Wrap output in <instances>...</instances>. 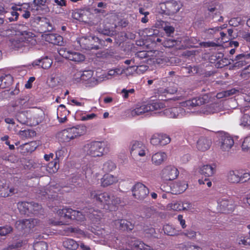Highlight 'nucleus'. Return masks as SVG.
Listing matches in <instances>:
<instances>
[{"label": "nucleus", "instance_id": "obj_1", "mask_svg": "<svg viewBox=\"0 0 250 250\" xmlns=\"http://www.w3.org/2000/svg\"><path fill=\"white\" fill-rule=\"evenodd\" d=\"M25 27L18 25L11 27L6 30L5 35L9 37L12 48L17 50H25L26 48L36 44L35 35L31 32L24 30Z\"/></svg>", "mask_w": 250, "mask_h": 250}, {"label": "nucleus", "instance_id": "obj_2", "mask_svg": "<svg viewBox=\"0 0 250 250\" xmlns=\"http://www.w3.org/2000/svg\"><path fill=\"white\" fill-rule=\"evenodd\" d=\"M57 215L60 220L58 223L60 225L67 224V222L65 221V220L67 219L82 222L85 219L86 217L89 218L93 223H96L103 216V213L100 211L92 208H84L83 209V212L73 210L71 208H63L57 211Z\"/></svg>", "mask_w": 250, "mask_h": 250}, {"label": "nucleus", "instance_id": "obj_3", "mask_svg": "<svg viewBox=\"0 0 250 250\" xmlns=\"http://www.w3.org/2000/svg\"><path fill=\"white\" fill-rule=\"evenodd\" d=\"M90 197L100 203L102 207L107 210L113 211L120 202V199L107 192L102 193L99 191H93L91 192Z\"/></svg>", "mask_w": 250, "mask_h": 250}, {"label": "nucleus", "instance_id": "obj_4", "mask_svg": "<svg viewBox=\"0 0 250 250\" xmlns=\"http://www.w3.org/2000/svg\"><path fill=\"white\" fill-rule=\"evenodd\" d=\"M166 101H156L151 104L138 103L130 109V114L133 116L143 115L149 111H156L164 108Z\"/></svg>", "mask_w": 250, "mask_h": 250}, {"label": "nucleus", "instance_id": "obj_5", "mask_svg": "<svg viewBox=\"0 0 250 250\" xmlns=\"http://www.w3.org/2000/svg\"><path fill=\"white\" fill-rule=\"evenodd\" d=\"M105 144L102 142L95 141L88 143L83 146V152L86 155L91 157H100L103 156Z\"/></svg>", "mask_w": 250, "mask_h": 250}, {"label": "nucleus", "instance_id": "obj_6", "mask_svg": "<svg viewBox=\"0 0 250 250\" xmlns=\"http://www.w3.org/2000/svg\"><path fill=\"white\" fill-rule=\"evenodd\" d=\"M86 131V127L83 125H78L64 129L62 132V139L68 142L77 137L84 135Z\"/></svg>", "mask_w": 250, "mask_h": 250}, {"label": "nucleus", "instance_id": "obj_7", "mask_svg": "<svg viewBox=\"0 0 250 250\" xmlns=\"http://www.w3.org/2000/svg\"><path fill=\"white\" fill-rule=\"evenodd\" d=\"M159 6L163 13L167 15H173L179 11L182 4L180 1L169 0L161 3Z\"/></svg>", "mask_w": 250, "mask_h": 250}, {"label": "nucleus", "instance_id": "obj_8", "mask_svg": "<svg viewBox=\"0 0 250 250\" xmlns=\"http://www.w3.org/2000/svg\"><path fill=\"white\" fill-rule=\"evenodd\" d=\"M58 53L62 57L76 62H80L85 60L83 54L79 52L70 50L65 47L59 49Z\"/></svg>", "mask_w": 250, "mask_h": 250}, {"label": "nucleus", "instance_id": "obj_9", "mask_svg": "<svg viewBox=\"0 0 250 250\" xmlns=\"http://www.w3.org/2000/svg\"><path fill=\"white\" fill-rule=\"evenodd\" d=\"M118 17L115 15L109 16L104 22L103 29H100L101 32L104 35H113L117 27L116 21Z\"/></svg>", "mask_w": 250, "mask_h": 250}, {"label": "nucleus", "instance_id": "obj_10", "mask_svg": "<svg viewBox=\"0 0 250 250\" xmlns=\"http://www.w3.org/2000/svg\"><path fill=\"white\" fill-rule=\"evenodd\" d=\"M219 135L220 149L222 151H229L234 145L233 139L225 132L221 133Z\"/></svg>", "mask_w": 250, "mask_h": 250}, {"label": "nucleus", "instance_id": "obj_11", "mask_svg": "<svg viewBox=\"0 0 250 250\" xmlns=\"http://www.w3.org/2000/svg\"><path fill=\"white\" fill-rule=\"evenodd\" d=\"M179 175L178 169L174 166L165 167L161 172V177L164 180L171 181L175 179Z\"/></svg>", "mask_w": 250, "mask_h": 250}, {"label": "nucleus", "instance_id": "obj_12", "mask_svg": "<svg viewBox=\"0 0 250 250\" xmlns=\"http://www.w3.org/2000/svg\"><path fill=\"white\" fill-rule=\"evenodd\" d=\"M133 196L137 199H145L149 193V190L144 184L137 183L132 188Z\"/></svg>", "mask_w": 250, "mask_h": 250}, {"label": "nucleus", "instance_id": "obj_13", "mask_svg": "<svg viewBox=\"0 0 250 250\" xmlns=\"http://www.w3.org/2000/svg\"><path fill=\"white\" fill-rule=\"evenodd\" d=\"M170 141V137L165 133H155L150 139L151 144L155 146H164L168 144Z\"/></svg>", "mask_w": 250, "mask_h": 250}, {"label": "nucleus", "instance_id": "obj_14", "mask_svg": "<svg viewBox=\"0 0 250 250\" xmlns=\"http://www.w3.org/2000/svg\"><path fill=\"white\" fill-rule=\"evenodd\" d=\"M39 223L40 222L38 219H30L18 221L16 222V225L25 232H29L35 226H38Z\"/></svg>", "mask_w": 250, "mask_h": 250}, {"label": "nucleus", "instance_id": "obj_15", "mask_svg": "<svg viewBox=\"0 0 250 250\" xmlns=\"http://www.w3.org/2000/svg\"><path fill=\"white\" fill-rule=\"evenodd\" d=\"M147 151L146 147L142 143L138 141L132 142L130 148V153L140 157L145 156Z\"/></svg>", "mask_w": 250, "mask_h": 250}, {"label": "nucleus", "instance_id": "obj_16", "mask_svg": "<svg viewBox=\"0 0 250 250\" xmlns=\"http://www.w3.org/2000/svg\"><path fill=\"white\" fill-rule=\"evenodd\" d=\"M18 208L22 213H27V212L38 211L41 208V206L37 203L21 202L18 203Z\"/></svg>", "mask_w": 250, "mask_h": 250}, {"label": "nucleus", "instance_id": "obj_17", "mask_svg": "<svg viewBox=\"0 0 250 250\" xmlns=\"http://www.w3.org/2000/svg\"><path fill=\"white\" fill-rule=\"evenodd\" d=\"M164 113L166 116L170 118H180L186 115V112L181 107H174L165 109Z\"/></svg>", "mask_w": 250, "mask_h": 250}, {"label": "nucleus", "instance_id": "obj_18", "mask_svg": "<svg viewBox=\"0 0 250 250\" xmlns=\"http://www.w3.org/2000/svg\"><path fill=\"white\" fill-rule=\"evenodd\" d=\"M82 75V83L86 86L93 87L98 84V81L93 77V72L92 71H83Z\"/></svg>", "mask_w": 250, "mask_h": 250}, {"label": "nucleus", "instance_id": "obj_19", "mask_svg": "<svg viewBox=\"0 0 250 250\" xmlns=\"http://www.w3.org/2000/svg\"><path fill=\"white\" fill-rule=\"evenodd\" d=\"M17 192V189L12 187H9L8 183L0 182V196L8 197Z\"/></svg>", "mask_w": 250, "mask_h": 250}, {"label": "nucleus", "instance_id": "obj_20", "mask_svg": "<svg viewBox=\"0 0 250 250\" xmlns=\"http://www.w3.org/2000/svg\"><path fill=\"white\" fill-rule=\"evenodd\" d=\"M204 103L205 101L203 98L198 97L180 103V104L181 107H187L188 109H190L194 107L201 105Z\"/></svg>", "mask_w": 250, "mask_h": 250}, {"label": "nucleus", "instance_id": "obj_21", "mask_svg": "<svg viewBox=\"0 0 250 250\" xmlns=\"http://www.w3.org/2000/svg\"><path fill=\"white\" fill-rule=\"evenodd\" d=\"M167 158V153L162 151H159L152 154L151 161L155 166H159L163 163Z\"/></svg>", "mask_w": 250, "mask_h": 250}, {"label": "nucleus", "instance_id": "obj_22", "mask_svg": "<svg viewBox=\"0 0 250 250\" xmlns=\"http://www.w3.org/2000/svg\"><path fill=\"white\" fill-rule=\"evenodd\" d=\"M188 185L185 181H177L173 183L171 186V192L177 194L183 192L188 188Z\"/></svg>", "mask_w": 250, "mask_h": 250}, {"label": "nucleus", "instance_id": "obj_23", "mask_svg": "<svg viewBox=\"0 0 250 250\" xmlns=\"http://www.w3.org/2000/svg\"><path fill=\"white\" fill-rule=\"evenodd\" d=\"M227 180L231 184L240 183V172L238 170H231L227 173Z\"/></svg>", "mask_w": 250, "mask_h": 250}, {"label": "nucleus", "instance_id": "obj_24", "mask_svg": "<svg viewBox=\"0 0 250 250\" xmlns=\"http://www.w3.org/2000/svg\"><path fill=\"white\" fill-rule=\"evenodd\" d=\"M114 225L117 229L123 230H130L134 228V225L131 222L124 219L115 220L114 222Z\"/></svg>", "mask_w": 250, "mask_h": 250}, {"label": "nucleus", "instance_id": "obj_25", "mask_svg": "<svg viewBox=\"0 0 250 250\" xmlns=\"http://www.w3.org/2000/svg\"><path fill=\"white\" fill-rule=\"evenodd\" d=\"M13 106L20 109L30 108L32 106V101H30L28 97H25L17 99Z\"/></svg>", "mask_w": 250, "mask_h": 250}, {"label": "nucleus", "instance_id": "obj_26", "mask_svg": "<svg viewBox=\"0 0 250 250\" xmlns=\"http://www.w3.org/2000/svg\"><path fill=\"white\" fill-rule=\"evenodd\" d=\"M118 181V178L113 175L104 174L101 179V185L104 187H108L116 183Z\"/></svg>", "mask_w": 250, "mask_h": 250}, {"label": "nucleus", "instance_id": "obj_27", "mask_svg": "<svg viewBox=\"0 0 250 250\" xmlns=\"http://www.w3.org/2000/svg\"><path fill=\"white\" fill-rule=\"evenodd\" d=\"M69 113L70 112L67 110L64 105H60L57 109V118L59 122H65Z\"/></svg>", "mask_w": 250, "mask_h": 250}, {"label": "nucleus", "instance_id": "obj_28", "mask_svg": "<svg viewBox=\"0 0 250 250\" xmlns=\"http://www.w3.org/2000/svg\"><path fill=\"white\" fill-rule=\"evenodd\" d=\"M199 172L206 177H210L214 174L215 167L212 165H203L199 167Z\"/></svg>", "mask_w": 250, "mask_h": 250}, {"label": "nucleus", "instance_id": "obj_29", "mask_svg": "<svg viewBox=\"0 0 250 250\" xmlns=\"http://www.w3.org/2000/svg\"><path fill=\"white\" fill-rule=\"evenodd\" d=\"M219 108L217 104H207L203 106L200 112L205 115H209L218 112Z\"/></svg>", "mask_w": 250, "mask_h": 250}, {"label": "nucleus", "instance_id": "obj_30", "mask_svg": "<svg viewBox=\"0 0 250 250\" xmlns=\"http://www.w3.org/2000/svg\"><path fill=\"white\" fill-rule=\"evenodd\" d=\"M46 0H34L32 9L38 11L41 13L44 11L45 12L48 11L45 3Z\"/></svg>", "mask_w": 250, "mask_h": 250}, {"label": "nucleus", "instance_id": "obj_31", "mask_svg": "<svg viewBox=\"0 0 250 250\" xmlns=\"http://www.w3.org/2000/svg\"><path fill=\"white\" fill-rule=\"evenodd\" d=\"M211 145L209 140L204 137H201L197 143V148L201 151H205L208 150Z\"/></svg>", "mask_w": 250, "mask_h": 250}, {"label": "nucleus", "instance_id": "obj_32", "mask_svg": "<svg viewBox=\"0 0 250 250\" xmlns=\"http://www.w3.org/2000/svg\"><path fill=\"white\" fill-rule=\"evenodd\" d=\"M46 41L50 43L58 45H62L63 43L62 37L54 34H49L46 37Z\"/></svg>", "mask_w": 250, "mask_h": 250}, {"label": "nucleus", "instance_id": "obj_33", "mask_svg": "<svg viewBox=\"0 0 250 250\" xmlns=\"http://www.w3.org/2000/svg\"><path fill=\"white\" fill-rule=\"evenodd\" d=\"M13 78L10 74H5L0 77V88L3 89L9 87L12 83Z\"/></svg>", "mask_w": 250, "mask_h": 250}, {"label": "nucleus", "instance_id": "obj_34", "mask_svg": "<svg viewBox=\"0 0 250 250\" xmlns=\"http://www.w3.org/2000/svg\"><path fill=\"white\" fill-rule=\"evenodd\" d=\"M52 64V60L48 57L36 60L33 62V65L34 66H41V67L43 69L49 68L51 66Z\"/></svg>", "mask_w": 250, "mask_h": 250}, {"label": "nucleus", "instance_id": "obj_35", "mask_svg": "<svg viewBox=\"0 0 250 250\" xmlns=\"http://www.w3.org/2000/svg\"><path fill=\"white\" fill-rule=\"evenodd\" d=\"M95 235H98L101 239V241H103L104 242L110 240L112 238L111 233L108 230L103 229L98 230Z\"/></svg>", "mask_w": 250, "mask_h": 250}, {"label": "nucleus", "instance_id": "obj_36", "mask_svg": "<svg viewBox=\"0 0 250 250\" xmlns=\"http://www.w3.org/2000/svg\"><path fill=\"white\" fill-rule=\"evenodd\" d=\"M19 7L15 9L19 10L23 18L25 19H28L30 16V12L28 10V9L30 8L29 3H23L20 5H19Z\"/></svg>", "mask_w": 250, "mask_h": 250}, {"label": "nucleus", "instance_id": "obj_37", "mask_svg": "<svg viewBox=\"0 0 250 250\" xmlns=\"http://www.w3.org/2000/svg\"><path fill=\"white\" fill-rule=\"evenodd\" d=\"M239 125L242 127L250 129V112L244 113L240 119Z\"/></svg>", "mask_w": 250, "mask_h": 250}, {"label": "nucleus", "instance_id": "obj_38", "mask_svg": "<svg viewBox=\"0 0 250 250\" xmlns=\"http://www.w3.org/2000/svg\"><path fill=\"white\" fill-rule=\"evenodd\" d=\"M218 204L223 211L229 210L231 208L232 202L226 198H223L218 200Z\"/></svg>", "mask_w": 250, "mask_h": 250}, {"label": "nucleus", "instance_id": "obj_39", "mask_svg": "<svg viewBox=\"0 0 250 250\" xmlns=\"http://www.w3.org/2000/svg\"><path fill=\"white\" fill-rule=\"evenodd\" d=\"M250 57V53L249 54H241L236 57L235 65L237 66H244L247 64L246 60Z\"/></svg>", "mask_w": 250, "mask_h": 250}, {"label": "nucleus", "instance_id": "obj_40", "mask_svg": "<svg viewBox=\"0 0 250 250\" xmlns=\"http://www.w3.org/2000/svg\"><path fill=\"white\" fill-rule=\"evenodd\" d=\"M63 245L65 248L69 250H75L78 247L76 241L71 239L65 240L63 242Z\"/></svg>", "mask_w": 250, "mask_h": 250}, {"label": "nucleus", "instance_id": "obj_41", "mask_svg": "<svg viewBox=\"0 0 250 250\" xmlns=\"http://www.w3.org/2000/svg\"><path fill=\"white\" fill-rule=\"evenodd\" d=\"M163 229L164 232L168 235L174 236L179 234V231L176 229L168 224L164 226Z\"/></svg>", "mask_w": 250, "mask_h": 250}, {"label": "nucleus", "instance_id": "obj_42", "mask_svg": "<svg viewBox=\"0 0 250 250\" xmlns=\"http://www.w3.org/2000/svg\"><path fill=\"white\" fill-rule=\"evenodd\" d=\"M116 168L115 163L111 160H107L103 165V169L104 171L110 172Z\"/></svg>", "mask_w": 250, "mask_h": 250}, {"label": "nucleus", "instance_id": "obj_43", "mask_svg": "<svg viewBox=\"0 0 250 250\" xmlns=\"http://www.w3.org/2000/svg\"><path fill=\"white\" fill-rule=\"evenodd\" d=\"M218 2L215 1H209L206 3V7L208 9V11L210 13H212L215 11L217 8V6H218Z\"/></svg>", "mask_w": 250, "mask_h": 250}, {"label": "nucleus", "instance_id": "obj_44", "mask_svg": "<svg viewBox=\"0 0 250 250\" xmlns=\"http://www.w3.org/2000/svg\"><path fill=\"white\" fill-rule=\"evenodd\" d=\"M35 132L31 130H21L18 132V135L22 139L29 138L34 135Z\"/></svg>", "mask_w": 250, "mask_h": 250}, {"label": "nucleus", "instance_id": "obj_45", "mask_svg": "<svg viewBox=\"0 0 250 250\" xmlns=\"http://www.w3.org/2000/svg\"><path fill=\"white\" fill-rule=\"evenodd\" d=\"M124 73V70L122 67H118L108 71L107 75L112 77L119 76Z\"/></svg>", "mask_w": 250, "mask_h": 250}, {"label": "nucleus", "instance_id": "obj_46", "mask_svg": "<svg viewBox=\"0 0 250 250\" xmlns=\"http://www.w3.org/2000/svg\"><path fill=\"white\" fill-rule=\"evenodd\" d=\"M164 30L168 36H170L174 32V28L168 23L163 22L162 24Z\"/></svg>", "mask_w": 250, "mask_h": 250}, {"label": "nucleus", "instance_id": "obj_47", "mask_svg": "<svg viewBox=\"0 0 250 250\" xmlns=\"http://www.w3.org/2000/svg\"><path fill=\"white\" fill-rule=\"evenodd\" d=\"M83 99H77L70 98L69 99L68 104L72 105H76L77 106H83L84 103L83 102Z\"/></svg>", "mask_w": 250, "mask_h": 250}, {"label": "nucleus", "instance_id": "obj_48", "mask_svg": "<svg viewBox=\"0 0 250 250\" xmlns=\"http://www.w3.org/2000/svg\"><path fill=\"white\" fill-rule=\"evenodd\" d=\"M34 250H47V244L44 241L35 243L33 245Z\"/></svg>", "mask_w": 250, "mask_h": 250}, {"label": "nucleus", "instance_id": "obj_49", "mask_svg": "<svg viewBox=\"0 0 250 250\" xmlns=\"http://www.w3.org/2000/svg\"><path fill=\"white\" fill-rule=\"evenodd\" d=\"M83 71L74 69L73 71V79L77 83L81 82Z\"/></svg>", "mask_w": 250, "mask_h": 250}, {"label": "nucleus", "instance_id": "obj_50", "mask_svg": "<svg viewBox=\"0 0 250 250\" xmlns=\"http://www.w3.org/2000/svg\"><path fill=\"white\" fill-rule=\"evenodd\" d=\"M242 149L244 151H250V136L245 137L242 144Z\"/></svg>", "mask_w": 250, "mask_h": 250}, {"label": "nucleus", "instance_id": "obj_51", "mask_svg": "<svg viewBox=\"0 0 250 250\" xmlns=\"http://www.w3.org/2000/svg\"><path fill=\"white\" fill-rule=\"evenodd\" d=\"M237 91L235 89H232L230 90L223 91L222 92L219 93L217 94L216 97L217 98H222L223 97L229 96L230 95H233L236 93Z\"/></svg>", "mask_w": 250, "mask_h": 250}, {"label": "nucleus", "instance_id": "obj_52", "mask_svg": "<svg viewBox=\"0 0 250 250\" xmlns=\"http://www.w3.org/2000/svg\"><path fill=\"white\" fill-rule=\"evenodd\" d=\"M19 7H19H17V6H12V11L11 12V15L12 17L8 18V20L10 21H15L18 20V17L20 15V13H19L18 12V11H19V10H17L15 9L18 8Z\"/></svg>", "mask_w": 250, "mask_h": 250}, {"label": "nucleus", "instance_id": "obj_53", "mask_svg": "<svg viewBox=\"0 0 250 250\" xmlns=\"http://www.w3.org/2000/svg\"><path fill=\"white\" fill-rule=\"evenodd\" d=\"M27 113L24 111L19 113L17 115V120L21 124H26L28 123V117L26 116Z\"/></svg>", "mask_w": 250, "mask_h": 250}, {"label": "nucleus", "instance_id": "obj_54", "mask_svg": "<svg viewBox=\"0 0 250 250\" xmlns=\"http://www.w3.org/2000/svg\"><path fill=\"white\" fill-rule=\"evenodd\" d=\"M177 91L176 87H168L167 89H161L159 90V93L162 96H166V94H172Z\"/></svg>", "mask_w": 250, "mask_h": 250}, {"label": "nucleus", "instance_id": "obj_55", "mask_svg": "<svg viewBox=\"0 0 250 250\" xmlns=\"http://www.w3.org/2000/svg\"><path fill=\"white\" fill-rule=\"evenodd\" d=\"M123 70H124V73L126 75V76H131L136 73V68L135 66H132L127 67L126 68H123Z\"/></svg>", "mask_w": 250, "mask_h": 250}, {"label": "nucleus", "instance_id": "obj_56", "mask_svg": "<svg viewBox=\"0 0 250 250\" xmlns=\"http://www.w3.org/2000/svg\"><path fill=\"white\" fill-rule=\"evenodd\" d=\"M12 230V228L10 226L0 227V235L5 236L9 233Z\"/></svg>", "mask_w": 250, "mask_h": 250}, {"label": "nucleus", "instance_id": "obj_57", "mask_svg": "<svg viewBox=\"0 0 250 250\" xmlns=\"http://www.w3.org/2000/svg\"><path fill=\"white\" fill-rule=\"evenodd\" d=\"M168 208L173 210H181L183 209V207L181 205L180 203L175 202L169 204Z\"/></svg>", "mask_w": 250, "mask_h": 250}, {"label": "nucleus", "instance_id": "obj_58", "mask_svg": "<svg viewBox=\"0 0 250 250\" xmlns=\"http://www.w3.org/2000/svg\"><path fill=\"white\" fill-rule=\"evenodd\" d=\"M187 96V94L186 91L179 90L178 92L177 95L176 97H173V99L174 101L181 100L185 99Z\"/></svg>", "mask_w": 250, "mask_h": 250}, {"label": "nucleus", "instance_id": "obj_59", "mask_svg": "<svg viewBox=\"0 0 250 250\" xmlns=\"http://www.w3.org/2000/svg\"><path fill=\"white\" fill-rule=\"evenodd\" d=\"M82 169L86 177L90 176L93 173L92 167L90 165L83 166Z\"/></svg>", "mask_w": 250, "mask_h": 250}, {"label": "nucleus", "instance_id": "obj_60", "mask_svg": "<svg viewBox=\"0 0 250 250\" xmlns=\"http://www.w3.org/2000/svg\"><path fill=\"white\" fill-rule=\"evenodd\" d=\"M136 73L139 75L143 74L148 69V66L145 65H141L138 66H135Z\"/></svg>", "mask_w": 250, "mask_h": 250}, {"label": "nucleus", "instance_id": "obj_61", "mask_svg": "<svg viewBox=\"0 0 250 250\" xmlns=\"http://www.w3.org/2000/svg\"><path fill=\"white\" fill-rule=\"evenodd\" d=\"M250 180V173L245 172L242 174L240 172V183L246 182Z\"/></svg>", "mask_w": 250, "mask_h": 250}, {"label": "nucleus", "instance_id": "obj_62", "mask_svg": "<svg viewBox=\"0 0 250 250\" xmlns=\"http://www.w3.org/2000/svg\"><path fill=\"white\" fill-rule=\"evenodd\" d=\"M198 183L199 185H205L206 184L208 187L210 188L212 186L211 181L208 178H201L198 180Z\"/></svg>", "mask_w": 250, "mask_h": 250}, {"label": "nucleus", "instance_id": "obj_63", "mask_svg": "<svg viewBox=\"0 0 250 250\" xmlns=\"http://www.w3.org/2000/svg\"><path fill=\"white\" fill-rule=\"evenodd\" d=\"M97 117V115L95 113H91L84 115H82L81 117V120L83 121L91 120Z\"/></svg>", "mask_w": 250, "mask_h": 250}, {"label": "nucleus", "instance_id": "obj_64", "mask_svg": "<svg viewBox=\"0 0 250 250\" xmlns=\"http://www.w3.org/2000/svg\"><path fill=\"white\" fill-rule=\"evenodd\" d=\"M134 92V89L133 88L128 90L123 89L121 93L124 98L126 99L128 97L129 94H133Z\"/></svg>", "mask_w": 250, "mask_h": 250}]
</instances>
